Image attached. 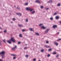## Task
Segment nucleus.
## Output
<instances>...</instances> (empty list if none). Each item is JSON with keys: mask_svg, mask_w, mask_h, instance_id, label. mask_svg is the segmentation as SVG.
<instances>
[{"mask_svg": "<svg viewBox=\"0 0 61 61\" xmlns=\"http://www.w3.org/2000/svg\"><path fill=\"white\" fill-rule=\"evenodd\" d=\"M16 57H14L13 58V59H16Z\"/></svg>", "mask_w": 61, "mask_h": 61, "instance_id": "obj_21", "label": "nucleus"}, {"mask_svg": "<svg viewBox=\"0 0 61 61\" xmlns=\"http://www.w3.org/2000/svg\"><path fill=\"white\" fill-rule=\"evenodd\" d=\"M25 5H28V3H26L25 4Z\"/></svg>", "mask_w": 61, "mask_h": 61, "instance_id": "obj_31", "label": "nucleus"}, {"mask_svg": "<svg viewBox=\"0 0 61 61\" xmlns=\"http://www.w3.org/2000/svg\"><path fill=\"white\" fill-rule=\"evenodd\" d=\"M56 54V52H54L53 53V55H55V54Z\"/></svg>", "mask_w": 61, "mask_h": 61, "instance_id": "obj_33", "label": "nucleus"}, {"mask_svg": "<svg viewBox=\"0 0 61 61\" xmlns=\"http://www.w3.org/2000/svg\"><path fill=\"white\" fill-rule=\"evenodd\" d=\"M46 10H49V8H46Z\"/></svg>", "mask_w": 61, "mask_h": 61, "instance_id": "obj_40", "label": "nucleus"}, {"mask_svg": "<svg viewBox=\"0 0 61 61\" xmlns=\"http://www.w3.org/2000/svg\"><path fill=\"white\" fill-rule=\"evenodd\" d=\"M0 61H3L2 60L0 59Z\"/></svg>", "mask_w": 61, "mask_h": 61, "instance_id": "obj_47", "label": "nucleus"}, {"mask_svg": "<svg viewBox=\"0 0 61 61\" xmlns=\"http://www.w3.org/2000/svg\"><path fill=\"white\" fill-rule=\"evenodd\" d=\"M0 29H2V28L1 27H0Z\"/></svg>", "mask_w": 61, "mask_h": 61, "instance_id": "obj_51", "label": "nucleus"}, {"mask_svg": "<svg viewBox=\"0 0 61 61\" xmlns=\"http://www.w3.org/2000/svg\"><path fill=\"white\" fill-rule=\"evenodd\" d=\"M56 19H59V17L57 16L56 17Z\"/></svg>", "mask_w": 61, "mask_h": 61, "instance_id": "obj_19", "label": "nucleus"}, {"mask_svg": "<svg viewBox=\"0 0 61 61\" xmlns=\"http://www.w3.org/2000/svg\"><path fill=\"white\" fill-rule=\"evenodd\" d=\"M17 15H18L20 16H21L22 15V14L21 13H17Z\"/></svg>", "mask_w": 61, "mask_h": 61, "instance_id": "obj_12", "label": "nucleus"}, {"mask_svg": "<svg viewBox=\"0 0 61 61\" xmlns=\"http://www.w3.org/2000/svg\"><path fill=\"white\" fill-rule=\"evenodd\" d=\"M2 41L4 43H6V42H5V39L4 40H3Z\"/></svg>", "mask_w": 61, "mask_h": 61, "instance_id": "obj_27", "label": "nucleus"}, {"mask_svg": "<svg viewBox=\"0 0 61 61\" xmlns=\"http://www.w3.org/2000/svg\"><path fill=\"white\" fill-rule=\"evenodd\" d=\"M18 43L19 44H21V43H20V42H18Z\"/></svg>", "mask_w": 61, "mask_h": 61, "instance_id": "obj_43", "label": "nucleus"}, {"mask_svg": "<svg viewBox=\"0 0 61 61\" xmlns=\"http://www.w3.org/2000/svg\"><path fill=\"white\" fill-rule=\"evenodd\" d=\"M28 19H26V22H28Z\"/></svg>", "mask_w": 61, "mask_h": 61, "instance_id": "obj_23", "label": "nucleus"}, {"mask_svg": "<svg viewBox=\"0 0 61 61\" xmlns=\"http://www.w3.org/2000/svg\"><path fill=\"white\" fill-rule=\"evenodd\" d=\"M36 59H34L33 60V61H36Z\"/></svg>", "mask_w": 61, "mask_h": 61, "instance_id": "obj_41", "label": "nucleus"}, {"mask_svg": "<svg viewBox=\"0 0 61 61\" xmlns=\"http://www.w3.org/2000/svg\"><path fill=\"white\" fill-rule=\"evenodd\" d=\"M21 49V48H20V49Z\"/></svg>", "mask_w": 61, "mask_h": 61, "instance_id": "obj_56", "label": "nucleus"}, {"mask_svg": "<svg viewBox=\"0 0 61 61\" xmlns=\"http://www.w3.org/2000/svg\"><path fill=\"white\" fill-rule=\"evenodd\" d=\"M26 10H27L28 11L29 10V11H32L33 10V9H31V8H30V7H29L28 8H26Z\"/></svg>", "mask_w": 61, "mask_h": 61, "instance_id": "obj_2", "label": "nucleus"}, {"mask_svg": "<svg viewBox=\"0 0 61 61\" xmlns=\"http://www.w3.org/2000/svg\"><path fill=\"white\" fill-rule=\"evenodd\" d=\"M57 25H53V28L54 29H55L56 28H57Z\"/></svg>", "mask_w": 61, "mask_h": 61, "instance_id": "obj_4", "label": "nucleus"}, {"mask_svg": "<svg viewBox=\"0 0 61 61\" xmlns=\"http://www.w3.org/2000/svg\"><path fill=\"white\" fill-rule=\"evenodd\" d=\"M50 20H53V18L51 17L50 18Z\"/></svg>", "mask_w": 61, "mask_h": 61, "instance_id": "obj_22", "label": "nucleus"}, {"mask_svg": "<svg viewBox=\"0 0 61 61\" xmlns=\"http://www.w3.org/2000/svg\"><path fill=\"white\" fill-rule=\"evenodd\" d=\"M11 41L13 43H15L16 42V40L14 39L12 37L11 38V39H10V41H7V42L9 44H11L12 42H11Z\"/></svg>", "mask_w": 61, "mask_h": 61, "instance_id": "obj_1", "label": "nucleus"}, {"mask_svg": "<svg viewBox=\"0 0 61 61\" xmlns=\"http://www.w3.org/2000/svg\"><path fill=\"white\" fill-rule=\"evenodd\" d=\"M58 56H59V55H57L56 56V57H58Z\"/></svg>", "mask_w": 61, "mask_h": 61, "instance_id": "obj_39", "label": "nucleus"}, {"mask_svg": "<svg viewBox=\"0 0 61 61\" xmlns=\"http://www.w3.org/2000/svg\"><path fill=\"white\" fill-rule=\"evenodd\" d=\"M22 31L23 32H24L25 30H22Z\"/></svg>", "mask_w": 61, "mask_h": 61, "instance_id": "obj_44", "label": "nucleus"}, {"mask_svg": "<svg viewBox=\"0 0 61 61\" xmlns=\"http://www.w3.org/2000/svg\"><path fill=\"white\" fill-rule=\"evenodd\" d=\"M39 25L40 26H42V25H43V24H40Z\"/></svg>", "mask_w": 61, "mask_h": 61, "instance_id": "obj_26", "label": "nucleus"}, {"mask_svg": "<svg viewBox=\"0 0 61 61\" xmlns=\"http://www.w3.org/2000/svg\"><path fill=\"white\" fill-rule=\"evenodd\" d=\"M29 30H30V31H33V30L32 29V28H30L29 29Z\"/></svg>", "mask_w": 61, "mask_h": 61, "instance_id": "obj_18", "label": "nucleus"}, {"mask_svg": "<svg viewBox=\"0 0 61 61\" xmlns=\"http://www.w3.org/2000/svg\"><path fill=\"white\" fill-rule=\"evenodd\" d=\"M19 37H22V34H20L19 35Z\"/></svg>", "mask_w": 61, "mask_h": 61, "instance_id": "obj_16", "label": "nucleus"}, {"mask_svg": "<svg viewBox=\"0 0 61 61\" xmlns=\"http://www.w3.org/2000/svg\"><path fill=\"white\" fill-rule=\"evenodd\" d=\"M11 55L12 56H16V55L14 54H11Z\"/></svg>", "mask_w": 61, "mask_h": 61, "instance_id": "obj_8", "label": "nucleus"}, {"mask_svg": "<svg viewBox=\"0 0 61 61\" xmlns=\"http://www.w3.org/2000/svg\"><path fill=\"white\" fill-rule=\"evenodd\" d=\"M59 25H61V23H60V24H59Z\"/></svg>", "mask_w": 61, "mask_h": 61, "instance_id": "obj_55", "label": "nucleus"}, {"mask_svg": "<svg viewBox=\"0 0 61 61\" xmlns=\"http://www.w3.org/2000/svg\"><path fill=\"white\" fill-rule=\"evenodd\" d=\"M43 7H43V6H41V9H43Z\"/></svg>", "mask_w": 61, "mask_h": 61, "instance_id": "obj_28", "label": "nucleus"}, {"mask_svg": "<svg viewBox=\"0 0 61 61\" xmlns=\"http://www.w3.org/2000/svg\"><path fill=\"white\" fill-rule=\"evenodd\" d=\"M46 43L47 44H48L49 43V42L48 41H46Z\"/></svg>", "mask_w": 61, "mask_h": 61, "instance_id": "obj_37", "label": "nucleus"}, {"mask_svg": "<svg viewBox=\"0 0 61 61\" xmlns=\"http://www.w3.org/2000/svg\"><path fill=\"white\" fill-rule=\"evenodd\" d=\"M35 34L36 36H39V34L38 33H35Z\"/></svg>", "mask_w": 61, "mask_h": 61, "instance_id": "obj_11", "label": "nucleus"}, {"mask_svg": "<svg viewBox=\"0 0 61 61\" xmlns=\"http://www.w3.org/2000/svg\"><path fill=\"white\" fill-rule=\"evenodd\" d=\"M48 3H52V0H51L50 1H49L48 2Z\"/></svg>", "mask_w": 61, "mask_h": 61, "instance_id": "obj_14", "label": "nucleus"}, {"mask_svg": "<svg viewBox=\"0 0 61 61\" xmlns=\"http://www.w3.org/2000/svg\"><path fill=\"white\" fill-rule=\"evenodd\" d=\"M17 9H18V10H19V8H18V7H17Z\"/></svg>", "mask_w": 61, "mask_h": 61, "instance_id": "obj_46", "label": "nucleus"}, {"mask_svg": "<svg viewBox=\"0 0 61 61\" xmlns=\"http://www.w3.org/2000/svg\"><path fill=\"white\" fill-rule=\"evenodd\" d=\"M35 2L36 3H39V4H40V2H39V0H36Z\"/></svg>", "mask_w": 61, "mask_h": 61, "instance_id": "obj_6", "label": "nucleus"}, {"mask_svg": "<svg viewBox=\"0 0 61 61\" xmlns=\"http://www.w3.org/2000/svg\"><path fill=\"white\" fill-rule=\"evenodd\" d=\"M57 34H59V32H58V33H57Z\"/></svg>", "mask_w": 61, "mask_h": 61, "instance_id": "obj_49", "label": "nucleus"}, {"mask_svg": "<svg viewBox=\"0 0 61 61\" xmlns=\"http://www.w3.org/2000/svg\"><path fill=\"white\" fill-rule=\"evenodd\" d=\"M49 30V29H47L45 31V32L46 33H47V32H48V30Z\"/></svg>", "mask_w": 61, "mask_h": 61, "instance_id": "obj_10", "label": "nucleus"}, {"mask_svg": "<svg viewBox=\"0 0 61 61\" xmlns=\"http://www.w3.org/2000/svg\"><path fill=\"white\" fill-rule=\"evenodd\" d=\"M57 6H60V3L58 4L57 5Z\"/></svg>", "mask_w": 61, "mask_h": 61, "instance_id": "obj_20", "label": "nucleus"}, {"mask_svg": "<svg viewBox=\"0 0 61 61\" xmlns=\"http://www.w3.org/2000/svg\"><path fill=\"white\" fill-rule=\"evenodd\" d=\"M18 25L19 26H20V27H22V25Z\"/></svg>", "mask_w": 61, "mask_h": 61, "instance_id": "obj_24", "label": "nucleus"}, {"mask_svg": "<svg viewBox=\"0 0 61 61\" xmlns=\"http://www.w3.org/2000/svg\"><path fill=\"white\" fill-rule=\"evenodd\" d=\"M59 23H61V21H60L59 22Z\"/></svg>", "mask_w": 61, "mask_h": 61, "instance_id": "obj_52", "label": "nucleus"}, {"mask_svg": "<svg viewBox=\"0 0 61 61\" xmlns=\"http://www.w3.org/2000/svg\"><path fill=\"white\" fill-rule=\"evenodd\" d=\"M26 49V47H25L24 48V49Z\"/></svg>", "mask_w": 61, "mask_h": 61, "instance_id": "obj_45", "label": "nucleus"}, {"mask_svg": "<svg viewBox=\"0 0 61 61\" xmlns=\"http://www.w3.org/2000/svg\"><path fill=\"white\" fill-rule=\"evenodd\" d=\"M12 20L13 21H15V18H13V19Z\"/></svg>", "mask_w": 61, "mask_h": 61, "instance_id": "obj_36", "label": "nucleus"}, {"mask_svg": "<svg viewBox=\"0 0 61 61\" xmlns=\"http://www.w3.org/2000/svg\"><path fill=\"white\" fill-rule=\"evenodd\" d=\"M5 51H2L0 53V55H5Z\"/></svg>", "mask_w": 61, "mask_h": 61, "instance_id": "obj_3", "label": "nucleus"}, {"mask_svg": "<svg viewBox=\"0 0 61 61\" xmlns=\"http://www.w3.org/2000/svg\"><path fill=\"white\" fill-rule=\"evenodd\" d=\"M35 13H36V11H34L33 12H31V13L32 14H35Z\"/></svg>", "mask_w": 61, "mask_h": 61, "instance_id": "obj_9", "label": "nucleus"}, {"mask_svg": "<svg viewBox=\"0 0 61 61\" xmlns=\"http://www.w3.org/2000/svg\"><path fill=\"white\" fill-rule=\"evenodd\" d=\"M17 47V46H15V47L14 48H16Z\"/></svg>", "mask_w": 61, "mask_h": 61, "instance_id": "obj_42", "label": "nucleus"}, {"mask_svg": "<svg viewBox=\"0 0 61 61\" xmlns=\"http://www.w3.org/2000/svg\"><path fill=\"white\" fill-rule=\"evenodd\" d=\"M11 23H13V22H12V21H11Z\"/></svg>", "mask_w": 61, "mask_h": 61, "instance_id": "obj_54", "label": "nucleus"}, {"mask_svg": "<svg viewBox=\"0 0 61 61\" xmlns=\"http://www.w3.org/2000/svg\"><path fill=\"white\" fill-rule=\"evenodd\" d=\"M61 40V39H59L57 40V41H60V40Z\"/></svg>", "mask_w": 61, "mask_h": 61, "instance_id": "obj_29", "label": "nucleus"}, {"mask_svg": "<svg viewBox=\"0 0 61 61\" xmlns=\"http://www.w3.org/2000/svg\"><path fill=\"white\" fill-rule=\"evenodd\" d=\"M25 46H27V44H25Z\"/></svg>", "mask_w": 61, "mask_h": 61, "instance_id": "obj_53", "label": "nucleus"}, {"mask_svg": "<svg viewBox=\"0 0 61 61\" xmlns=\"http://www.w3.org/2000/svg\"><path fill=\"white\" fill-rule=\"evenodd\" d=\"M1 45V41H0V45Z\"/></svg>", "mask_w": 61, "mask_h": 61, "instance_id": "obj_48", "label": "nucleus"}, {"mask_svg": "<svg viewBox=\"0 0 61 61\" xmlns=\"http://www.w3.org/2000/svg\"><path fill=\"white\" fill-rule=\"evenodd\" d=\"M15 49V48L14 47L13 48H12V50H13L14 51Z\"/></svg>", "mask_w": 61, "mask_h": 61, "instance_id": "obj_25", "label": "nucleus"}, {"mask_svg": "<svg viewBox=\"0 0 61 61\" xmlns=\"http://www.w3.org/2000/svg\"><path fill=\"white\" fill-rule=\"evenodd\" d=\"M41 28H42V29H46V28L45 27H44V26H42L41 27Z\"/></svg>", "mask_w": 61, "mask_h": 61, "instance_id": "obj_7", "label": "nucleus"}, {"mask_svg": "<svg viewBox=\"0 0 61 61\" xmlns=\"http://www.w3.org/2000/svg\"><path fill=\"white\" fill-rule=\"evenodd\" d=\"M3 32H2V31H1L0 32V33H2Z\"/></svg>", "mask_w": 61, "mask_h": 61, "instance_id": "obj_50", "label": "nucleus"}, {"mask_svg": "<svg viewBox=\"0 0 61 61\" xmlns=\"http://www.w3.org/2000/svg\"><path fill=\"white\" fill-rule=\"evenodd\" d=\"M45 46H46V48H48V47H50V46H48L47 45H45Z\"/></svg>", "mask_w": 61, "mask_h": 61, "instance_id": "obj_15", "label": "nucleus"}, {"mask_svg": "<svg viewBox=\"0 0 61 61\" xmlns=\"http://www.w3.org/2000/svg\"><path fill=\"white\" fill-rule=\"evenodd\" d=\"M49 51H52V49H49Z\"/></svg>", "mask_w": 61, "mask_h": 61, "instance_id": "obj_32", "label": "nucleus"}, {"mask_svg": "<svg viewBox=\"0 0 61 61\" xmlns=\"http://www.w3.org/2000/svg\"><path fill=\"white\" fill-rule=\"evenodd\" d=\"M57 14V13H55L54 14V15H56Z\"/></svg>", "mask_w": 61, "mask_h": 61, "instance_id": "obj_34", "label": "nucleus"}, {"mask_svg": "<svg viewBox=\"0 0 61 61\" xmlns=\"http://www.w3.org/2000/svg\"><path fill=\"white\" fill-rule=\"evenodd\" d=\"M1 56L2 57V58H4V57H5V56H4V55H2Z\"/></svg>", "mask_w": 61, "mask_h": 61, "instance_id": "obj_13", "label": "nucleus"}, {"mask_svg": "<svg viewBox=\"0 0 61 61\" xmlns=\"http://www.w3.org/2000/svg\"><path fill=\"white\" fill-rule=\"evenodd\" d=\"M41 52H44V50L43 49H42L41 50Z\"/></svg>", "mask_w": 61, "mask_h": 61, "instance_id": "obj_17", "label": "nucleus"}, {"mask_svg": "<svg viewBox=\"0 0 61 61\" xmlns=\"http://www.w3.org/2000/svg\"><path fill=\"white\" fill-rule=\"evenodd\" d=\"M54 44L55 45H56V46H57L58 45V43L56 42H55Z\"/></svg>", "mask_w": 61, "mask_h": 61, "instance_id": "obj_5", "label": "nucleus"}, {"mask_svg": "<svg viewBox=\"0 0 61 61\" xmlns=\"http://www.w3.org/2000/svg\"><path fill=\"white\" fill-rule=\"evenodd\" d=\"M50 56V55L49 54H48V57H49V56Z\"/></svg>", "mask_w": 61, "mask_h": 61, "instance_id": "obj_38", "label": "nucleus"}, {"mask_svg": "<svg viewBox=\"0 0 61 61\" xmlns=\"http://www.w3.org/2000/svg\"><path fill=\"white\" fill-rule=\"evenodd\" d=\"M4 32L5 33H6V30H5L4 31Z\"/></svg>", "mask_w": 61, "mask_h": 61, "instance_id": "obj_35", "label": "nucleus"}, {"mask_svg": "<svg viewBox=\"0 0 61 61\" xmlns=\"http://www.w3.org/2000/svg\"><path fill=\"white\" fill-rule=\"evenodd\" d=\"M25 56L27 58V57H28V56H29L28 55H26Z\"/></svg>", "mask_w": 61, "mask_h": 61, "instance_id": "obj_30", "label": "nucleus"}]
</instances>
